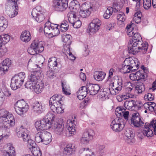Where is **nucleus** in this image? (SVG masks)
Segmentation results:
<instances>
[{"instance_id": "nucleus-58", "label": "nucleus", "mask_w": 156, "mask_h": 156, "mask_svg": "<svg viewBox=\"0 0 156 156\" xmlns=\"http://www.w3.org/2000/svg\"><path fill=\"white\" fill-rule=\"evenodd\" d=\"M150 103L149 111L153 112L156 108V104L154 102H149Z\"/></svg>"}, {"instance_id": "nucleus-38", "label": "nucleus", "mask_w": 156, "mask_h": 156, "mask_svg": "<svg viewBox=\"0 0 156 156\" xmlns=\"http://www.w3.org/2000/svg\"><path fill=\"white\" fill-rule=\"evenodd\" d=\"M8 25V20L3 16L0 17V32L4 31Z\"/></svg>"}, {"instance_id": "nucleus-40", "label": "nucleus", "mask_w": 156, "mask_h": 156, "mask_svg": "<svg viewBox=\"0 0 156 156\" xmlns=\"http://www.w3.org/2000/svg\"><path fill=\"white\" fill-rule=\"evenodd\" d=\"M108 89H104L103 91H101L100 93L98 96V98L102 101L108 99L109 93L110 92L108 91Z\"/></svg>"}, {"instance_id": "nucleus-9", "label": "nucleus", "mask_w": 156, "mask_h": 156, "mask_svg": "<svg viewBox=\"0 0 156 156\" xmlns=\"http://www.w3.org/2000/svg\"><path fill=\"white\" fill-rule=\"evenodd\" d=\"M44 31L45 34H51L53 36H56L60 33L57 25L51 23L49 22H46L44 24Z\"/></svg>"}, {"instance_id": "nucleus-22", "label": "nucleus", "mask_w": 156, "mask_h": 156, "mask_svg": "<svg viewBox=\"0 0 156 156\" xmlns=\"http://www.w3.org/2000/svg\"><path fill=\"white\" fill-rule=\"evenodd\" d=\"M44 110V107L38 102H36L32 105L31 111L34 114L38 115Z\"/></svg>"}, {"instance_id": "nucleus-13", "label": "nucleus", "mask_w": 156, "mask_h": 156, "mask_svg": "<svg viewBox=\"0 0 156 156\" xmlns=\"http://www.w3.org/2000/svg\"><path fill=\"white\" fill-rule=\"evenodd\" d=\"M94 134V131L91 129L85 132L80 139V143L83 145L88 144L90 141L93 139Z\"/></svg>"}, {"instance_id": "nucleus-47", "label": "nucleus", "mask_w": 156, "mask_h": 156, "mask_svg": "<svg viewBox=\"0 0 156 156\" xmlns=\"http://www.w3.org/2000/svg\"><path fill=\"white\" fill-rule=\"evenodd\" d=\"M142 14L140 11L136 12L134 15L133 18V21L137 23H138L141 22Z\"/></svg>"}, {"instance_id": "nucleus-39", "label": "nucleus", "mask_w": 156, "mask_h": 156, "mask_svg": "<svg viewBox=\"0 0 156 156\" xmlns=\"http://www.w3.org/2000/svg\"><path fill=\"white\" fill-rule=\"evenodd\" d=\"M106 74L103 71H95L94 75V79L97 81H102L105 77Z\"/></svg>"}, {"instance_id": "nucleus-29", "label": "nucleus", "mask_w": 156, "mask_h": 156, "mask_svg": "<svg viewBox=\"0 0 156 156\" xmlns=\"http://www.w3.org/2000/svg\"><path fill=\"white\" fill-rule=\"evenodd\" d=\"M87 87L88 94L92 95L97 94L100 89V87L98 84H90L87 85Z\"/></svg>"}, {"instance_id": "nucleus-24", "label": "nucleus", "mask_w": 156, "mask_h": 156, "mask_svg": "<svg viewBox=\"0 0 156 156\" xmlns=\"http://www.w3.org/2000/svg\"><path fill=\"white\" fill-rule=\"evenodd\" d=\"M51 127L54 132L57 135H61L63 133L64 126L62 123L56 122L54 125L51 126Z\"/></svg>"}, {"instance_id": "nucleus-11", "label": "nucleus", "mask_w": 156, "mask_h": 156, "mask_svg": "<svg viewBox=\"0 0 156 156\" xmlns=\"http://www.w3.org/2000/svg\"><path fill=\"white\" fill-rule=\"evenodd\" d=\"M69 22L74 28H78L81 26L82 23L79 19V15L76 11L70 12L68 14Z\"/></svg>"}, {"instance_id": "nucleus-17", "label": "nucleus", "mask_w": 156, "mask_h": 156, "mask_svg": "<svg viewBox=\"0 0 156 156\" xmlns=\"http://www.w3.org/2000/svg\"><path fill=\"white\" fill-rule=\"evenodd\" d=\"M68 2L67 0H54L53 6L56 10L62 12L68 7Z\"/></svg>"}, {"instance_id": "nucleus-60", "label": "nucleus", "mask_w": 156, "mask_h": 156, "mask_svg": "<svg viewBox=\"0 0 156 156\" xmlns=\"http://www.w3.org/2000/svg\"><path fill=\"white\" fill-rule=\"evenodd\" d=\"M4 94L2 89L0 88V105L2 104L4 100Z\"/></svg>"}, {"instance_id": "nucleus-41", "label": "nucleus", "mask_w": 156, "mask_h": 156, "mask_svg": "<svg viewBox=\"0 0 156 156\" xmlns=\"http://www.w3.org/2000/svg\"><path fill=\"white\" fill-rule=\"evenodd\" d=\"M142 81H137L136 84V90L138 94H141L145 90L144 85Z\"/></svg>"}, {"instance_id": "nucleus-49", "label": "nucleus", "mask_w": 156, "mask_h": 156, "mask_svg": "<svg viewBox=\"0 0 156 156\" xmlns=\"http://www.w3.org/2000/svg\"><path fill=\"white\" fill-rule=\"evenodd\" d=\"M64 50V53L67 56L68 58L70 60H74L76 57L70 52V48H69V47H67V49Z\"/></svg>"}, {"instance_id": "nucleus-36", "label": "nucleus", "mask_w": 156, "mask_h": 156, "mask_svg": "<svg viewBox=\"0 0 156 156\" xmlns=\"http://www.w3.org/2000/svg\"><path fill=\"white\" fill-rule=\"evenodd\" d=\"M71 36L69 34H67L66 35H64L62 36V41L65 43L64 44V49H67V47H69V48H70L69 45L71 44V40L70 38Z\"/></svg>"}, {"instance_id": "nucleus-25", "label": "nucleus", "mask_w": 156, "mask_h": 156, "mask_svg": "<svg viewBox=\"0 0 156 156\" xmlns=\"http://www.w3.org/2000/svg\"><path fill=\"white\" fill-rule=\"evenodd\" d=\"M60 60L55 57H52L48 60V66L50 69L55 70L57 66L60 64Z\"/></svg>"}, {"instance_id": "nucleus-26", "label": "nucleus", "mask_w": 156, "mask_h": 156, "mask_svg": "<svg viewBox=\"0 0 156 156\" xmlns=\"http://www.w3.org/2000/svg\"><path fill=\"white\" fill-rule=\"evenodd\" d=\"M66 127L67 129V133H69V135L72 136L76 133L74 120L72 121L70 119L67 120Z\"/></svg>"}, {"instance_id": "nucleus-44", "label": "nucleus", "mask_w": 156, "mask_h": 156, "mask_svg": "<svg viewBox=\"0 0 156 156\" xmlns=\"http://www.w3.org/2000/svg\"><path fill=\"white\" fill-rule=\"evenodd\" d=\"M11 64V60L7 58L4 60L0 65L3 66L4 69L7 70Z\"/></svg>"}, {"instance_id": "nucleus-61", "label": "nucleus", "mask_w": 156, "mask_h": 156, "mask_svg": "<svg viewBox=\"0 0 156 156\" xmlns=\"http://www.w3.org/2000/svg\"><path fill=\"white\" fill-rule=\"evenodd\" d=\"M144 98L145 99H147L148 100L152 101L154 99V97L152 94L151 93H148L147 95H145Z\"/></svg>"}, {"instance_id": "nucleus-21", "label": "nucleus", "mask_w": 156, "mask_h": 156, "mask_svg": "<svg viewBox=\"0 0 156 156\" xmlns=\"http://www.w3.org/2000/svg\"><path fill=\"white\" fill-rule=\"evenodd\" d=\"M146 77V75L144 74V71H138L135 73H131L129 77L130 79L133 81L136 80L138 81L144 82L145 80L144 79Z\"/></svg>"}, {"instance_id": "nucleus-4", "label": "nucleus", "mask_w": 156, "mask_h": 156, "mask_svg": "<svg viewBox=\"0 0 156 156\" xmlns=\"http://www.w3.org/2000/svg\"><path fill=\"white\" fill-rule=\"evenodd\" d=\"M55 117L54 114L49 112L42 120L37 121L35 123V127L37 130L44 131L51 128L52 122Z\"/></svg>"}, {"instance_id": "nucleus-6", "label": "nucleus", "mask_w": 156, "mask_h": 156, "mask_svg": "<svg viewBox=\"0 0 156 156\" xmlns=\"http://www.w3.org/2000/svg\"><path fill=\"white\" fill-rule=\"evenodd\" d=\"M144 129L143 131L138 130L137 132V136L140 139H142L145 136L147 137L151 136L153 135V131L156 135V120H153L148 125L145 123Z\"/></svg>"}, {"instance_id": "nucleus-3", "label": "nucleus", "mask_w": 156, "mask_h": 156, "mask_svg": "<svg viewBox=\"0 0 156 156\" xmlns=\"http://www.w3.org/2000/svg\"><path fill=\"white\" fill-rule=\"evenodd\" d=\"M139 64L138 59L134 57L126 58L122 64L121 71L124 73L132 72L138 69Z\"/></svg>"}, {"instance_id": "nucleus-34", "label": "nucleus", "mask_w": 156, "mask_h": 156, "mask_svg": "<svg viewBox=\"0 0 156 156\" xmlns=\"http://www.w3.org/2000/svg\"><path fill=\"white\" fill-rule=\"evenodd\" d=\"M21 40L23 42L27 43L31 38V36L29 31L25 30L23 31L20 37Z\"/></svg>"}, {"instance_id": "nucleus-31", "label": "nucleus", "mask_w": 156, "mask_h": 156, "mask_svg": "<svg viewBox=\"0 0 156 156\" xmlns=\"http://www.w3.org/2000/svg\"><path fill=\"white\" fill-rule=\"evenodd\" d=\"M31 43L37 54L41 53L44 51V48L43 42L42 41L35 40H34Z\"/></svg>"}, {"instance_id": "nucleus-10", "label": "nucleus", "mask_w": 156, "mask_h": 156, "mask_svg": "<svg viewBox=\"0 0 156 156\" xmlns=\"http://www.w3.org/2000/svg\"><path fill=\"white\" fill-rule=\"evenodd\" d=\"M110 86L111 87L108 89V91H109L111 94L115 95L120 93L122 90L123 86L122 78H118Z\"/></svg>"}, {"instance_id": "nucleus-37", "label": "nucleus", "mask_w": 156, "mask_h": 156, "mask_svg": "<svg viewBox=\"0 0 156 156\" xmlns=\"http://www.w3.org/2000/svg\"><path fill=\"white\" fill-rule=\"evenodd\" d=\"M18 7L15 5L10 8V10L7 11V14L10 18H13L18 14Z\"/></svg>"}, {"instance_id": "nucleus-48", "label": "nucleus", "mask_w": 156, "mask_h": 156, "mask_svg": "<svg viewBox=\"0 0 156 156\" xmlns=\"http://www.w3.org/2000/svg\"><path fill=\"white\" fill-rule=\"evenodd\" d=\"M113 12V8L111 7H108L103 15V17L106 19H108L112 15Z\"/></svg>"}, {"instance_id": "nucleus-23", "label": "nucleus", "mask_w": 156, "mask_h": 156, "mask_svg": "<svg viewBox=\"0 0 156 156\" xmlns=\"http://www.w3.org/2000/svg\"><path fill=\"white\" fill-rule=\"evenodd\" d=\"M26 87L32 90L36 93L39 94L43 91L44 88V86L43 82L41 81L37 82L34 85H32L31 87Z\"/></svg>"}, {"instance_id": "nucleus-45", "label": "nucleus", "mask_w": 156, "mask_h": 156, "mask_svg": "<svg viewBox=\"0 0 156 156\" xmlns=\"http://www.w3.org/2000/svg\"><path fill=\"white\" fill-rule=\"evenodd\" d=\"M118 20L119 24H122L126 19V16L125 14L122 12H120L118 14L117 17Z\"/></svg>"}, {"instance_id": "nucleus-7", "label": "nucleus", "mask_w": 156, "mask_h": 156, "mask_svg": "<svg viewBox=\"0 0 156 156\" xmlns=\"http://www.w3.org/2000/svg\"><path fill=\"white\" fill-rule=\"evenodd\" d=\"M25 78V73L24 72L20 73L15 75L11 79V87L13 90H15L23 84Z\"/></svg>"}, {"instance_id": "nucleus-43", "label": "nucleus", "mask_w": 156, "mask_h": 156, "mask_svg": "<svg viewBox=\"0 0 156 156\" xmlns=\"http://www.w3.org/2000/svg\"><path fill=\"white\" fill-rule=\"evenodd\" d=\"M69 6L70 8L73 9L72 11H76L78 13V10L80 8V5L77 1H72L70 3Z\"/></svg>"}, {"instance_id": "nucleus-53", "label": "nucleus", "mask_w": 156, "mask_h": 156, "mask_svg": "<svg viewBox=\"0 0 156 156\" xmlns=\"http://www.w3.org/2000/svg\"><path fill=\"white\" fill-rule=\"evenodd\" d=\"M125 110L122 107H117L115 111L116 115L121 116Z\"/></svg>"}, {"instance_id": "nucleus-12", "label": "nucleus", "mask_w": 156, "mask_h": 156, "mask_svg": "<svg viewBox=\"0 0 156 156\" xmlns=\"http://www.w3.org/2000/svg\"><path fill=\"white\" fill-rule=\"evenodd\" d=\"M41 75V73L39 71L36 70L31 72V75L29 77L30 80L27 81L25 84L26 87H31L32 85H34L37 82L41 81L40 80Z\"/></svg>"}, {"instance_id": "nucleus-16", "label": "nucleus", "mask_w": 156, "mask_h": 156, "mask_svg": "<svg viewBox=\"0 0 156 156\" xmlns=\"http://www.w3.org/2000/svg\"><path fill=\"white\" fill-rule=\"evenodd\" d=\"M101 24V21L99 19L95 18L93 19L88 27L89 33L91 34H95L100 29Z\"/></svg>"}, {"instance_id": "nucleus-33", "label": "nucleus", "mask_w": 156, "mask_h": 156, "mask_svg": "<svg viewBox=\"0 0 156 156\" xmlns=\"http://www.w3.org/2000/svg\"><path fill=\"white\" fill-rule=\"evenodd\" d=\"M88 94V92L87 87L83 86L77 92V97L79 100H82L86 97Z\"/></svg>"}, {"instance_id": "nucleus-20", "label": "nucleus", "mask_w": 156, "mask_h": 156, "mask_svg": "<svg viewBox=\"0 0 156 156\" xmlns=\"http://www.w3.org/2000/svg\"><path fill=\"white\" fill-rule=\"evenodd\" d=\"M1 124L5 125L7 127L13 126L15 125V120L13 115L9 113L6 118H1Z\"/></svg>"}, {"instance_id": "nucleus-57", "label": "nucleus", "mask_w": 156, "mask_h": 156, "mask_svg": "<svg viewBox=\"0 0 156 156\" xmlns=\"http://www.w3.org/2000/svg\"><path fill=\"white\" fill-rule=\"evenodd\" d=\"M133 88V85L130 83H128L126 87V90L127 92V93L130 94Z\"/></svg>"}, {"instance_id": "nucleus-18", "label": "nucleus", "mask_w": 156, "mask_h": 156, "mask_svg": "<svg viewBox=\"0 0 156 156\" xmlns=\"http://www.w3.org/2000/svg\"><path fill=\"white\" fill-rule=\"evenodd\" d=\"M130 123L131 124L136 128L141 127L144 124L142 119L139 116V114L138 113L133 114L130 119Z\"/></svg>"}, {"instance_id": "nucleus-51", "label": "nucleus", "mask_w": 156, "mask_h": 156, "mask_svg": "<svg viewBox=\"0 0 156 156\" xmlns=\"http://www.w3.org/2000/svg\"><path fill=\"white\" fill-rule=\"evenodd\" d=\"M42 131L39 132L35 135V140L38 143L42 142V137L41 136Z\"/></svg>"}, {"instance_id": "nucleus-64", "label": "nucleus", "mask_w": 156, "mask_h": 156, "mask_svg": "<svg viewBox=\"0 0 156 156\" xmlns=\"http://www.w3.org/2000/svg\"><path fill=\"white\" fill-rule=\"evenodd\" d=\"M122 95L124 100L131 98V94L129 93H126Z\"/></svg>"}, {"instance_id": "nucleus-5", "label": "nucleus", "mask_w": 156, "mask_h": 156, "mask_svg": "<svg viewBox=\"0 0 156 156\" xmlns=\"http://www.w3.org/2000/svg\"><path fill=\"white\" fill-rule=\"evenodd\" d=\"M62 97L61 95L55 94L52 96L50 99L49 105L50 108L53 113L56 111L58 113L64 112V109L62 108L61 101Z\"/></svg>"}, {"instance_id": "nucleus-55", "label": "nucleus", "mask_w": 156, "mask_h": 156, "mask_svg": "<svg viewBox=\"0 0 156 156\" xmlns=\"http://www.w3.org/2000/svg\"><path fill=\"white\" fill-rule=\"evenodd\" d=\"M54 70L52 69L46 72V75L50 79H52L55 76V74Z\"/></svg>"}, {"instance_id": "nucleus-1", "label": "nucleus", "mask_w": 156, "mask_h": 156, "mask_svg": "<svg viewBox=\"0 0 156 156\" xmlns=\"http://www.w3.org/2000/svg\"><path fill=\"white\" fill-rule=\"evenodd\" d=\"M16 132L19 137H22L24 142H27L28 147L34 156H42V153L40 149L34 146V142L30 139L29 131L27 128L23 126H21L16 128Z\"/></svg>"}, {"instance_id": "nucleus-56", "label": "nucleus", "mask_w": 156, "mask_h": 156, "mask_svg": "<svg viewBox=\"0 0 156 156\" xmlns=\"http://www.w3.org/2000/svg\"><path fill=\"white\" fill-rule=\"evenodd\" d=\"M27 51L31 55H34L37 54L32 43L31 44L30 47L28 48Z\"/></svg>"}, {"instance_id": "nucleus-54", "label": "nucleus", "mask_w": 156, "mask_h": 156, "mask_svg": "<svg viewBox=\"0 0 156 156\" xmlns=\"http://www.w3.org/2000/svg\"><path fill=\"white\" fill-rule=\"evenodd\" d=\"M143 6L146 9H148L151 6V0H143Z\"/></svg>"}, {"instance_id": "nucleus-52", "label": "nucleus", "mask_w": 156, "mask_h": 156, "mask_svg": "<svg viewBox=\"0 0 156 156\" xmlns=\"http://www.w3.org/2000/svg\"><path fill=\"white\" fill-rule=\"evenodd\" d=\"M69 25L67 21H65L60 25V30L62 32H66L68 29Z\"/></svg>"}, {"instance_id": "nucleus-42", "label": "nucleus", "mask_w": 156, "mask_h": 156, "mask_svg": "<svg viewBox=\"0 0 156 156\" xmlns=\"http://www.w3.org/2000/svg\"><path fill=\"white\" fill-rule=\"evenodd\" d=\"M10 35L9 34H3L0 35V41L4 46L10 41Z\"/></svg>"}, {"instance_id": "nucleus-28", "label": "nucleus", "mask_w": 156, "mask_h": 156, "mask_svg": "<svg viewBox=\"0 0 156 156\" xmlns=\"http://www.w3.org/2000/svg\"><path fill=\"white\" fill-rule=\"evenodd\" d=\"M41 136L42 143L45 144L47 145L49 144L52 140V135L49 132L46 131H42Z\"/></svg>"}, {"instance_id": "nucleus-35", "label": "nucleus", "mask_w": 156, "mask_h": 156, "mask_svg": "<svg viewBox=\"0 0 156 156\" xmlns=\"http://www.w3.org/2000/svg\"><path fill=\"white\" fill-rule=\"evenodd\" d=\"M136 104L135 101L131 99L127 100L124 103V106L127 109L129 110H134Z\"/></svg>"}, {"instance_id": "nucleus-27", "label": "nucleus", "mask_w": 156, "mask_h": 156, "mask_svg": "<svg viewBox=\"0 0 156 156\" xmlns=\"http://www.w3.org/2000/svg\"><path fill=\"white\" fill-rule=\"evenodd\" d=\"M31 14L35 20L39 23L43 21L45 19L44 15L40 11H38L36 9H33L32 12Z\"/></svg>"}, {"instance_id": "nucleus-59", "label": "nucleus", "mask_w": 156, "mask_h": 156, "mask_svg": "<svg viewBox=\"0 0 156 156\" xmlns=\"http://www.w3.org/2000/svg\"><path fill=\"white\" fill-rule=\"evenodd\" d=\"M88 151V152L86 154L85 156H95L94 152H92L91 150L89 148H84V151Z\"/></svg>"}, {"instance_id": "nucleus-62", "label": "nucleus", "mask_w": 156, "mask_h": 156, "mask_svg": "<svg viewBox=\"0 0 156 156\" xmlns=\"http://www.w3.org/2000/svg\"><path fill=\"white\" fill-rule=\"evenodd\" d=\"M9 149L10 150L9 152L11 153H12L11 156H14L15 154V151L14 147L12 146H10L9 147Z\"/></svg>"}, {"instance_id": "nucleus-19", "label": "nucleus", "mask_w": 156, "mask_h": 156, "mask_svg": "<svg viewBox=\"0 0 156 156\" xmlns=\"http://www.w3.org/2000/svg\"><path fill=\"white\" fill-rule=\"evenodd\" d=\"M127 34L129 37L133 36L132 39L138 40L140 41L142 40V37L140 34L135 32L136 30L132 27V25H128L126 29Z\"/></svg>"}, {"instance_id": "nucleus-32", "label": "nucleus", "mask_w": 156, "mask_h": 156, "mask_svg": "<svg viewBox=\"0 0 156 156\" xmlns=\"http://www.w3.org/2000/svg\"><path fill=\"white\" fill-rule=\"evenodd\" d=\"M75 150L76 148L74 145L69 144L64 147L63 152L66 155H70L75 153Z\"/></svg>"}, {"instance_id": "nucleus-2", "label": "nucleus", "mask_w": 156, "mask_h": 156, "mask_svg": "<svg viewBox=\"0 0 156 156\" xmlns=\"http://www.w3.org/2000/svg\"><path fill=\"white\" fill-rule=\"evenodd\" d=\"M135 39H132L129 42L128 50L129 53L135 55L138 52L146 53L148 48L147 42L144 43L141 40V41Z\"/></svg>"}, {"instance_id": "nucleus-50", "label": "nucleus", "mask_w": 156, "mask_h": 156, "mask_svg": "<svg viewBox=\"0 0 156 156\" xmlns=\"http://www.w3.org/2000/svg\"><path fill=\"white\" fill-rule=\"evenodd\" d=\"M62 91L63 93L67 95L70 94V88L69 86L62 83Z\"/></svg>"}, {"instance_id": "nucleus-15", "label": "nucleus", "mask_w": 156, "mask_h": 156, "mask_svg": "<svg viewBox=\"0 0 156 156\" xmlns=\"http://www.w3.org/2000/svg\"><path fill=\"white\" fill-rule=\"evenodd\" d=\"M125 123L121 119L116 118L114 119L111 124V127L113 130L116 132L121 131L125 126Z\"/></svg>"}, {"instance_id": "nucleus-8", "label": "nucleus", "mask_w": 156, "mask_h": 156, "mask_svg": "<svg viewBox=\"0 0 156 156\" xmlns=\"http://www.w3.org/2000/svg\"><path fill=\"white\" fill-rule=\"evenodd\" d=\"M14 106L16 112L21 116H24L29 108L28 104L23 100L17 101Z\"/></svg>"}, {"instance_id": "nucleus-46", "label": "nucleus", "mask_w": 156, "mask_h": 156, "mask_svg": "<svg viewBox=\"0 0 156 156\" xmlns=\"http://www.w3.org/2000/svg\"><path fill=\"white\" fill-rule=\"evenodd\" d=\"M125 134L128 139L131 140L133 139L134 136L133 131L132 129H127L125 132Z\"/></svg>"}, {"instance_id": "nucleus-14", "label": "nucleus", "mask_w": 156, "mask_h": 156, "mask_svg": "<svg viewBox=\"0 0 156 156\" xmlns=\"http://www.w3.org/2000/svg\"><path fill=\"white\" fill-rule=\"evenodd\" d=\"M93 11V7L89 4L85 3L82 6V9L78 13L79 17L85 18L89 16Z\"/></svg>"}, {"instance_id": "nucleus-30", "label": "nucleus", "mask_w": 156, "mask_h": 156, "mask_svg": "<svg viewBox=\"0 0 156 156\" xmlns=\"http://www.w3.org/2000/svg\"><path fill=\"white\" fill-rule=\"evenodd\" d=\"M9 132V127H7L5 125L0 126V144L2 143L3 138L8 136Z\"/></svg>"}, {"instance_id": "nucleus-63", "label": "nucleus", "mask_w": 156, "mask_h": 156, "mask_svg": "<svg viewBox=\"0 0 156 156\" xmlns=\"http://www.w3.org/2000/svg\"><path fill=\"white\" fill-rule=\"evenodd\" d=\"M80 78L83 81L86 80V75L83 73L81 72L80 73Z\"/></svg>"}]
</instances>
